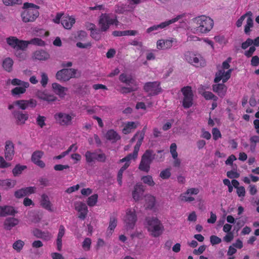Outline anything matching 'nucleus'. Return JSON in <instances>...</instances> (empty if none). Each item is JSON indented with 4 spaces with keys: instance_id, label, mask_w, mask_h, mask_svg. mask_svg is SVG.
I'll use <instances>...</instances> for the list:
<instances>
[{
    "instance_id": "obj_1",
    "label": "nucleus",
    "mask_w": 259,
    "mask_h": 259,
    "mask_svg": "<svg viewBox=\"0 0 259 259\" xmlns=\"http://www.w3.org/2000/svg\"><path fill=\"white\" fill-rule=\"evenodd\" d=\"M115 21L117 22L116 19H113L111 18L107 14H102L100 16L99 20V29H95V24L93 23L90 24L91 27L90 28V30H91V35L92 38L96 40H99L101 38V32L107 31L109 29L110 25L113 24Z\"/></svg>"
},
{
    "instance_id": "obj_2",
    "label": "nucleus",
    "mask_w": 259,
    "mask_h": 259,
    "mask_svg": "<svg viewBox=\"0 0 259 259\" xmlns=\"http://www.w3.org/2000/svg\"><path fill=\"white\" fill-rule=\"evenodd\" d=\"M39 8L34 4L25 3L23 7L24 10L21 15L22 21L25 23L33 22L39 16L38 10Z\"/></svg>"
},
{
    "instance_id": "obj_3",
    "label": "nucleus",
    "mask_w": 259,
    "mask_h": 259,
    "mask_svg": "<svg viewBox=\"0 0 259 259\" xmlns=\"http://www.w3.org/2000/svg\"><path fill=\"white\" fill-rule=\"evenodd\" d=\"M146 221L149 226L148 230L153 237H158L163 233L164 227L157 218H147Z\"/></svg>"
},
{
    "instance_id": "obj_4",
    "label": "nucleus",
    "mask_w": 259,
    "mask_h": 259,
    "mask_svg": "<svg viewBox=\"0 0 259 259\" xmlns=\"http://www.w3.org/2000/svg\"><path fill=\"white\" fill-rule=\"evenodd\" d=\"M199 26L197 27L196 31L201 33H207L212 28L213 25V20L209 17L201 16L196 17L193 19Z\"/></svg>"
},
{
    "instance_id": "obj_5",
    "label": "nucleus",
    "mask_w": 259,
    "mask_h": 259,
    "mask_svg": "<svg viewBox=\"0 0 259 259\" xmlns=\"http://www.w3.org/2000/svg\"><path fill=\"white\" fill-rule=\"evenodd\" d=\"M77 70L74 68H63L57 71L56 78L61 81H67L72 78L76 77Z\"/></svg>"
},
{
    "instance_id": "obj_6",
    "label": "nucleus",
    "mask_w": 259,
    "mask_h": 259,
    "mask_svg": "<svg viewBox=\"0 0 259 259\" xmlns=\"http://www.w3.org/2000/svg\"><path fill=\"white\" fill-rule=\"evenodd\" d=\"M143 90L148 93V96H154L161 93L162 90L158 81L147 82L144 85Z\"/></svg>"
},
{
    "instance_id": "obj_7",
    "label": "nucleus",
    "mask_w": 259,
    "mask_h": 259,
    "mask_svg": "<svg viewBox=\"0 0 259 259\" xmlns=\"http://www.w3.org/2000/svg\"><path fill=\"white\" fill-rule=\"evenodd\" d=\"M7 44L14 49L25 50L28 47V43L26 40H20L15 36H10L7 38Z\"/></svg>"
},
{
    "instance_id": "obj_8",
    "label": "nucleus",
    "mask_w": 259,
    "mask_h": 259,
    "mask_svg": "<svg viewBox=\"0 0 259 259\" xmlns=\"http://www.w3.org/2000/svg\"><path fill=\"white\" fill-rule=\"evenodd\" d=\"M7 44L14 49L25 50L28 47V43L26 40H20L15 36H10L7 38Z\"/></svg>"
},
{
    "instance_id": "obj_9",
    "label": "nucleus",
    "mask_w": 259,
    "mask_h": 259,
    "mask_svg": "<svg viewBox=\"0 0 259 259\" xmlns=\"http://www.w3.org/2000/svg\"><path fill=\"white\" fill-rule=\"evenodd\" d=\"M181 92L184 95L183 106L185 109L189 108L192 106L193 101V94L191 88L189 86L184 87L181 89Z\"/></svg>"
},
{
    "instance_id": "obj_10",
    "label": "nucleus",
    "mask_w": 259,
    "mask_h": 259,
    "mask_svg": "<svg viewBox=\"0 0 259 259\" xmlns=\"http://www.w3.org/2000/svg\"><path fill=\"white\" fill-rule=\"evenodd\" d=\"M75 115L73 113L67 114L63 112L56 113L54 118L56 122L61 125L68 126L72 124V119Z\"/></svg>"
},
{
    "instance_id": "obj_11",
    "label": "nucleus",
    "mask_w": 259,
    "mask_h": 259,
    "mask_svg": "<svg viewBox=\"0 0 259 259\" xmlns=\"http://www.w3.org/2000/svg\"><path fill=\"white\" fill-rule=\"evenodd\" d=\"M85 157L86 161L89 164L95 162V160L100 162H104L106 160V156L105 153L98 154L96 152H92L90 151H87L85 152Z\"/></svg>"
},
{
    "instance_id": "obj_12",
    "label": "nucleus",
    "mask_w": 259,
    "mask_h": 259,
    "mask_svg": "<svg viewBox=\"0 0 259 259\" xmlns=\"http://www.w3.org/2000/svg\"><path fill=\"white\" fill-rule=\"evenodd\" d=\"M137 221V216L135 210L132 211L131 209H127L126 211V215L124 219L126 229H134Z\"/></svg>"
},
{
    "instance_id": "obj_13",
    "label": "nucleus",
    "mask_w": 259,
    "mask_h": 259,
    "mask_svg": "<svg viewBox=\"0 0 259 259\" xmlns=\"http://www.w3.org/2000/svg\"><path fill=\"white\" fill-rule=\"evenodd\" d=\"M150 152L146 151L142 156L141 160L139 165V169L143 171L148 172L150 168V164L152 163L150 159Z\"/></svg>"
},
{
    "instance_id": "obj_14",
    "label": "nucleus",
    "mask_w": 259,
    "mask_h": 259,
    "mask_svg": "<svg viewBox=\"0 0 259 259\" xmlns=\"http://www.w3.org/2000/svg\"><path fill=\"white\" fill-rule=\"evenodd\" d=\"M16 106H18L20 109L25 110L29 107L34 108L37 105V102L35 100L31 99L30 100H17L14 102Z\"/></svg>"
},
{
    "instance_id": "obj_15",
    "label": "nucleus",
    "mask_w": 259,
    "mask_h": 259,
    "mask_svg": "<svg viewBox=\"0 0 259 259\" xmlns=\"http://www.w3.org/2000/svg\"><path fill=\"white\" fill-rule=\"evenodd\" d=\"M15 155L14 145L11 141L6 142L5 149V158L7 161H11L13 159Z\"/></svg>"
},
{
    "instance_id": "obj_16",
    "label": "nucleus",
    "mask_w": 259,
    "mask_h": 259,
    "mask_svg": "<svg viewBox=\"0 0 259 259\" xmlns=\"http://www.w3.org/2000/svg\"><path fill=\"white\" fill-rule=\"evenodd\" d=\"M12 114L16 119V123L17 125L24 124L28 119L29 115L27 113H23L19 110H14Z\"/></svg>"
},
{
    "instance_id": "obj_17",
    "label": "nucleus",
    "mask_w": 259,
    "mask_h": 259,
    "mask_svg": "<svg viewBox=\"0 0 259 259\" xmlns=\"http://www.w3.org/2000/svg\"><path fill=\"white\" fill-rule=\"evenodd\" d=\"M145 191L144 186L142 183H138L134 186V190L132 192V196L135 201H138L141 199Z\"/></svg>"
},
{
    "instance_id": "obj_18",
    "label": "nucleus",
    "mask_w": 259,
    "mask_h": 259,
    "mask_svg": "<svg viewBox=\"0 0 259 259\" xmlns=\"http://www.w3.org/2000/svg\"><path fill=\"white\" fill-rule=\"evenodd\" d=\"M18 211L11 205H0V217H6L7 215L14 216Z\"/></svg>"
},
{
    "instance_id": "obj_19",
    "label": "nucleus",
    "mask_w": 259,
    "mask_h": 259,
    "mask_svg": "<svg viewBox=\"0 0 259 259\" xmlns=\"http://www.w3.org/2000/svg\"><path fill=\"white\" fill-rule=\"evenodd\" d=\"M52 87L53 92L59 96L60 98H63L66 95L65 92L68 90V89L65 87H63L60 84L54 82L52 84Z\"/></svg>"
},
{
    "instance_id": "obj_20",
    "label": "nucleus",
    "mask_w": 259,
    "mask_h": 259,
    "mask_svg": "<svg viewBox=\"0 0 259 259\" xmlns=\"http://www.w3.org/2000/svg\"><path fill=\"white\" fill-rule=\"evenodd\" d=\"M17 181L15 180L7 179L5 180L0 179V186L5 190L8 191L13 188L16 185Z\"/></svg>"
},
{
    "instance_id": "obj_21",
    "label": "nucleus",
    "mask_w": 259,
    "mask_h": 259,
    "mask_svg": "<svg viewBox=\"0 0 259 259\" xmlns=\"http://www.w3.org/2000/svg\"><path fill=\"white\" fill-rule=\"evenodd\" d=\"M212 90L221 98L224 97L226 93L227 87L224 83H218L212 85Z\"/></svg>"
},
{
    "instance_id": "obj_22",
    "label": "nucleus",
    "mask_w": 259,
    "mask_h": 259,
    "mask_svg": "<svg viewBox=\"0 0 259 259\" xmlns=\"http://www.w3.org/2000/svg\"><path fill=\"white\" fill-rule=\"evenodd\" d=\"M105 137L107 140L110 141L112 143H116L120 140L121 137L119 134L114 130H108L105 135Z\"/></svg>"
},
{
    "instance_id": "obj_23",
    "label": "nucleus",
    "mask_w": 259,
    "mask_h": 259,
    "mask_svg": "<svg viewBox=\"0 0 259 259\" xmlns=\"http://www.w3.org/2000/svg\"><path fill=\"white\" fill-rule=\"evenodd\" d=\"M40 205L46 210L52 212V204L50 201L49 196L46 194H42L41 196Z\"/></svg>"
},
{
    "instance_id": "obj_24",
    "label": "nucleus",
    "mask_w": 259,
    "mask_h": 259,
    "mask_svg": "<svg viewBox=\"0 0 259 259\" xmlns=\"http://www.w3.org/2000/svg\"><path fill=\"white\" fill-rule=\"evenodd\" d=\"M50 54L42 49L36 51L33 53V57L35 59L40 61H46L50 58Z\"/></svg>"
},
{
    "instance_id": "obj_25",
    "label": "nucleus",
    "mask_w": 259,
    "mask_h": 259,
    "mask_svg": "<svg viewBox=\"0 0 259 259\" xmlns=\"http://www.w3.org/2000/svg\"><path fill=\"white\" fill-rule=\"evenodd\" d=\"M19 223L18 219L15 218H7L4 223V228L6 230H10Z\"/></svg>"
},
{
    "instance_id": "obj_26",
    "label": "nucleus",
    "mask_w": 259,
    "mask_h": 259,
    "mask_svg": "<svg viewBox=\"0 0 259 259\" xmlns=\"http://www.w3.org/2000/svg\"><path fill=\"white\" fill-rule=\"evenodd\" d=\"M75 22V20L73 17L69 16L63 17L62 18L61 24L65 28L70 29Z\"/></svg>"
},
{
    "instance_id": "obj_27",
    "label": "nucleus",
    "mask_w": 259,
    "mask_h": 259,
    "mask_svg": "<svg viewBox=\"0 0 259 259\" xmlns=\"http://www.w3.org/2000/svg\"><path fill=\"white\" fill-rule=\"evenodd\" d=\"M185 58L189 63H194L197 66H198V63L199 62V58L196 57V55L193 53L189 51L187 52L185 54Z\"/></svg>"
},
{
    "instance_id": "obj_28",
    "label": "nucleus",
    "mask_w": 259,
    "mask_h": 259,
    "mask_svg": "<svg viewBox=\"0 0 259 259\" xmlns=\"http://www.w3.org/2000/svg\"><path fill=\"white\" fill-rule=\"evenodd\" d=\"M184 16V15H178L176 18H173L171 20L166 21L161 23L159 24L156 25L158 30L159 29H163L166 27L168 26L171 24H172L177 21H178L179 19L182 18Z\"/></svg>"
},
{
    "instance_id": "obj_29",
    "label": "nucleus",
    "mask_w": 259,
    "mask_h": 259,
    "mask_svg": "<svg viewBox=\"0 0 259 259\" xmlns=\"http://www.w3.org/2000/svg\"><path fill=\"white\" fill-rule=\"evenodd\" d=\"M65 234V228L63 225H60L57 239V249L61 251L62 249V238Z\"/></svg>"
},
{
    "instance_id": "obj_30",
    "label": "nucleus",
    "mask_w": 259,
    "mask_h": 259,
    "mask_svg": "<svg viewBox=\"0 0 259 259\" xmlns=\"http://www.w3.org/2000/svg\"><path fill=\"white\" fill-rule=\"evenodd\" d=\"M22 87H16L13 89L11 92L13 96L19 95L20 94H23L26 91V88H27L29 85V82H23Z\"/></svg>"
},
{
    "instance_id": "obj_31",
    "label": "nucleus",
    "mask_w": 259,
    "mask_h": 259,
    "mask_svg": "<svg viewBox=\"0 0 259 259\" xmlns=\"http://www.w3.org/2000/svg\"><path fill=\"white\" fill-rule=\"evenodd\" d=\"M145 201L146 204V209H152L155 205V198L151 195H146L145 196Z\"/></svg>"
},
{
    "instance_id": "obj_32",
    "label": "nucleus",
    "mask_w": 259,
    "mask_h": 259,
    "mask_svg": "<svg viewBox=\"0 0 259 259\" xmlns=\"http://www.w3.org/2000/svg\"><path fill=\"white\" fill-rule=\"evenodd\" d=\"M27 169V166L24 165H21L20 164H17L14 168L12 169V174L14 177H18L22 174L23 170Z\"/></svg>"
},
{
    "instance_id": "obj_33",
    "label": "nucleus",
    "mask_w": 259,
    "mask_h": 259,
    "mask_svg": "<svg viewBox=\"0 0 259 259\" xmlns=\"http://www.w3.org/2000/svg\"><path fill=\"white\" fill-rule=\"evenodd\" d=\"M137 127V125L136 122L134 121L127 122L125 124L122 131L124 134H128L130 133L133 129H136Z\"/></svg>"
},
{
    "instance_id": "obj_34",
    "label": "nucleus",
    "mask_w": 259,
    "mask_h": 259,
    "mask_svg": "<svg viewBox=\"0 0 259 259\" xmlns=\"http://www.w3.org/2000/svg\"><path fill=\"white\" fill-rule=\"evenodd\" d=\"M13 60L8 57L6 58L3 62V66L4 68L8 72H10L12 70V66L13 65Z\"/></svg>"
},
{
    "instance_id": "obj_35",
    "label": "nucleus",
    "mask_w": 259,
    "mask_h": 259,
    "mask_svg": "<svg viewBox=\"0 0 259 259\" xmlns=\"http://www.w3.org/2000/svg\"><path fill=\"white\" fill-rule=\"evenodd\" d=\"M172 42V40H166L165 41L159 40L157 42V47L158 49H166L171 46Z\"/></svg>"
},
{
    "instance_id": "obj_36",
    "label": "nucleus",
    "mask_w": 259,
    "mask_h": 259,
    "mask_svg": "<svg viewBox=\"0 0 259 259\" xmlns=\"http://www.w3.org/2000/svg\"><path fill=\"white\" fill-rule=\"evenodd\" d=\"M119 80L127 85H130L131 84H134L135 80L130 76H127L126 74L122 73L119 76Z\"/></svg>"
},
{
    "instance_id": "obj_37",
    "label": "nucleus",
    "mask_w": 259,
    "mask_h": 259,
    "mask_svg": "<svg viewBox=\"0 0 259 259\" xmlns=\"http://www.w3.org/2000/svg\"><path fill=\"white\" fill-rule=\"evenodd\" d=\"M33 234L38 238L47 239L49 237V233L42 232L38 229H35L33 231Z\"/></svg>"
},
{
    "instance_id": "obj_38",
    "label": "nucleus",
    "mask_w": 259,
    "mask_h": 259,
    "mask_svg": "<svg viewBox=\"0 0 259 259\" xmlns=\"http://www.w3.org/2000/svg\"><path fill=\"white\" fill-rule=\"evenodd\" d=\"M117 219L113 216H111L110 218V222L108 230H109V234H112L114 229L117 226Z\"/></svg>"
},
{
    "instance_id": "obj_39",
    "label": "nucleus",
    "mask_w": 259,
    "mask_h": 259,
    "mask_svg": "<svg viewBox=\"0 0 259 259\" xmlns=\"http://www.w3.org/2000/svg\"><path fill=\"white\" fill-rule=\"evenodd\" d=\"M144 138V133L143 132L140 134V138L138 139L136 144L135 145V146L134 147V150L133 151L134 155L136 154L137 155H138V152L140 150V146L142 144V143L143 141Z\"/></svg>"
},
{
    "instance_id": "obj_40",
    "label": "nucleus",
    "mask_w": 259,
    "mask_h": 259,
    "mask_svg": "<svg viewBox=\"0 0 259 259\" xmlns=\"http://www.w3.org/2000/svg\"><path fill=\"white\" fill-rule=\"evenodd\" d=\"M141 180L144 183L147 184L149 186H153L155 183L153 180L152 177L150 175L145 176L142 177Z\"/></svg>"
},
{
    "instance_id": "obj_41",
    "label": "nucleus",
    "mask_w": 259,
    "mask_h": 259,
    "mask_svg": "<svg viewBox=\"0 0 259 259\" xmlns=\"http://www.w3.org/2000/svg\"><path fill=\"white\" fill-rule=\"evenodd\" d=\"M44 155V152L39 150L34 151L31 156V161L34 163L37 160H40Z\"/></svg>"
},
{
    "instance_id": "obj_42",
    "label": "nucleus",
    "mask_w": 259,
    "mask_h": 259,
    "mask_svg": "<svg viewBox=\"0 0 259 259\" xmlns=\"http://www.w3.org/2000/svg\"><path fill=\"white\" fill-rule=\"evenodd\" d=\"M29 44H32L38 46H44L45 45V42L39 38H34L30 39L29 41H27Z\"/></svg>"
},
{
    "instance_id": "obj_43",
    "label": "nucleus",
    "mask_w": 259,
    "mask_h": 259,
    "mask_svg": "<svg viewBox=\"0 0 259 259\" xmlns=\"http://www.w3.org/2000/svg\"><path fill=\"white\" fill-rule=\"evenodd\" d=\"M133 84L134 86L132 87H122L121 89L120 92L122 94H127L137 91L138 88L137 87V85L135 84V82Z\"/></svg>"
},
{
    "instance_id": "obj_44",
    "label": "nucleus",
    "mask_w": 259,
    "mask_h": 259,
    "mask_svg": "<svg viewBox=\"0 0 259 259\" xmlns=\"http://www.w3.org/2000/svg\"><path fill=\"white\" fill-rule=\"evenodd\" d=\"M98 195L97 194H94L93 195L89 197L88 199L87 204L89 206H94L98 200Z\"/></svg>"
},
{
    "instance_id": "obj_45",
    "label": "nucleus",
    "mask_w": 259,
    "mask_h": 259,
    "mask_svg": "<svg viewBox=\"0 0 259 259\" xmlns=\"http://www.w3.org/2000/svg\"><path fill=\"white\" fill-rule=\"evenodd\" d=\"M202 96L206 100H213V101H217L218 98L213 94L211 92L208 91L204 92Z\"/></svg>"
},
{
    "instance_id": "obj_46",
    "label": "nucleus",
    "mask_w": 259,
    "mask_h": 259,
    "mask_svg": "<svg viewBox=\"0 0 259 259\" xmlns=\"http://www.w3.org/2000/svg\"><path fill=\"white\" fill-rule=\"evenodd\" d=\"M24 245V242L21 240H18L13 243V247L17 252H20L22 249Z\"/></svg>"
},
{
    "instance_id": "obj_47",
    "label": "nucleus",
    "mask_w": 259,
    "mask_h": 259,
    "mask_svg": "<svg viewBox=\"0 0 259 259\" xmlns=\"http://www.w3.org/2000/svg\"><path fill=\"white\" fill-rule=\"evenodd\" d=\"M75 209L78 212H88L87 205L82 202L77 203V205L75 206Z\"/></svg>"
},
{
    "instance_id": "obj_48",
    "label": "nucleus",
    "mask_w": 259,
    "mask_h": 259,
    "mask_svg": "<svg viewBox=\"0 0 259 259\" xmlns=\"http://www.w3.org/2000/svg\"><path fill=\"white\" fill-rule=\"evenodd\" d=\"M46 117L39 115L36 119V124L41 128H42L45 125H46Z\"/></svg>"
},
{
    "instance_id": "obj_49",
    "label": "nucleus",
    "mask_w": 259,
    "mask_h": 259,
    "mask_svg": "<svg viewBox=\"0 0 259 259\" xmlns=\"http://www.w3.org/2000/svg\"><path fill=\"white\" fill-rule=\"evenodd\" d=\"M4 4L7 6L14 5H20L22 3V0H3Z\"/></svg>"
},
{
    "instance_id": "obj_50",
    "label": "nucleus",
    "mask_w": 259,
    "mask_h": 259,
    "mask_svg": "<svg viewBox=\"0 0 259 259\" xmlns=\"http://www.w3.org/2000/svg\"><path fill=\"white\" fill-rule=\"evenodd\" d=\"M14 196L17 199H21L26 196V194H25L23 188H22L15 191Z\"/></svg>"
},
{
    "instance_id": "obj_51",
    "label": "nucleus",
    "mask_w": 259,
    "mask_h": 259,
    "mask_svg": "<svg viewBox=\"0 0 259 259\" xmlns=\"http://www.w3.org/2000/svg\"><path fill=\"white\" fill-rule=\"evenodd\" d=\"M171 176V172L170 171V168H166L164 170H163L161 171L160 174V177L162 179H167Z\"/></svg>"
},
{
    "instance_id": "obj_52",
    "label": "nucleus",
    "mask_w": 259,
    "mask_h": 259,
    "mask_svg": "<svg viewBox=\"0 0 259 259\" xmlns=\"http://www.w3.org/2000/svg\"><path fill=\"white\" fill-rule=\"evenodd\" d=\"M23 188L25 194H26V196L35 193L36 190V188L34 186L24 187Z\"/></svg>"
},
{
    "instance_id": "obj_53",
    "label": "nucleus",
    "mask_w": 259,
    "mask_h": 259,
    "mask_svg": "<svg viewBox=\"0 0 259 259\" xmlns=\"http://www.w3.org/2000/svg\"><path fill=\"white\" fill-rule=\"evenodd\" d=\"M91 239L85 238L82 242V248L85 250H89L91 247Z\"/></svg>"
},
{
    "instance_id": "obj_54",
    "label": "nucleus",
    "mask_w": 259,
    "mask_h": 259,
    "mask_svg": "<svg viewBox=\"0 0 259 259\" xmlns=\"http://www.w3.org/2000/svg\"><path fill=\"white\" fill-rule=\"evenodd\" d=\"M225 73V71L223 70H220L215 74V77L214 79V82L215 83H218L222 79H223V76Z\"/></svg>"
},
{
    "instance_id": "obj_55",
    "label": "nucleus",
    "mask_w": 259,
    "mask_h": 259,
    "mask_svg": "<svg viewBox=\"0 0 259 259\" xmlns=\"http://www.w3.org/2000/svg\"><path fill=\"white\" fill-rule=\"evenodd\" d=\"M11 166V163L6 161V160L2 156H0V168H5Z\"/></svg>"
},
{
    "instance_id": "obj_56",
    "label": "nucleus",
    "mask_w": 259,
    "mask_h": 259,
    "mask_svg": "<svg viewBox=\"0 0 259 259\" xmlns=\"http://www.w3.org/2000/svg\"><path fill=\"white\" fill-rule=\"evenodd\" d=\"M48 80L49 78L47 74L45 72L41 73L40 83L43 87L45 88L46 87L48 82Z\"/></svg>"
},
{
    "instance_id": "obj_57",
    "label": "nucleus",
    "mask_w": 259,
    "mask_h": 259,
    "mask_svg": "<svg viewBox=\"0 0 259 259\" xmlns=\"http://www.w3.org/2000/svg\"><path fill=\"white\" fill-rule=\"evenodd\" d=\"M210 241L211 244L212 245H214L220 243L222 241V240L220 238L215 235H211L210 237Z\"/></svg>"
},
{
    "instance_id": "obj_58",
    "label": "nucleus",
    "mask_w": 259,
    "mask_h": 259,
    "mask_svg": "<svg viewBox=\"0 0 259 259\" xmlns=\"http://www.w3.org/2000/svg\"><path fill=\"white\" fill-rule=\"evenodd\" d=\"M212 134L213 136V139L214 140H217L219 138L221 137V134L220 130L217 128L214 127L212 128Z\"/></svg>"
},
{
    "instance_id": "obj_59",
    "label": "nucleus",
    "mask_w": 259,
    "mask_h": 259,
    "mask_svg": "<svg viewBox=\"0 0 259 259\" xmlns=\"http://www.w3.org/2000/svg\"><path fill=\"white\" fill-rule=\"evenodd\" d=\"M227 176L230 179H235L239 178L240 174L236 171L230 170L227 172Z\"/></svg>"
},
{
    "instance_id": "obj_60",
    "label": "nucleus",
    "mask_w": 259,
    "mask_h": 259,
    "mask_svg": "<svg viewBox=\"0 0 259 259\" xmlns=\"http://www.w3.org/2000/svg\"><path fill=\"white\" fill-rule=\"evenodd\" d=\"M252 44H253V40L250 38H248L245 41L242 43L241 48L243 50H245Z\"/></svg>"
},
{
    "instance_id": "obj_61",
    "label": "nucleus",
    "mask_w": 259,
    "mask_h": 259,
    "mask_svg": "<svg viewBox=\"0 0 259 259\" xmlns=\"http://www.w3.org/2000/svg\"><path fill=\"white\" fill-rule=\"evenodd\" d=\"M256 49L254 46H251L249 50L247 51H245L244 52V55L246 56L247 58H249L251 57L253 54V53L255 52Z\"/></svg>"
},
{
    "instance_id": "obj_62",
    "label": "nucleus",
    "mask_w": 259,
    "mask_h": 259,
    "mask_svg": "<svg viewBox=\"0 0 259 259\" xmlns=\"http://www.w3.org/2000/svg\"><path fill=\"white\" fill-rule=\"evenodd\" d=\"M70 166L68 165H62V164H56L54 166V168L56 171H62L64 169L69 168Z\"/></svg>"
},
{
    "instance_id": "obj_63",
    "label": "nucleus",
    "mask_w": 259,
    "mask_h": 259,
    "mask_svg": "<svg viewBox=\"0 0 259 259\" xmlns=\"http://www.w3.org/2000/svg\"><path fill=\"white\" fill-rule=\"evenodd\" d=\"M237 194L239 197H244L245 194V188L243 186H240L237 188Z\"/></svg>"
},
{
    "instance_id": "obj_64",
    "label": "nucleus",
    "mask_w": 259,
    "mask_h": 259,
    "mask_svg": "<svg viewBox=\"0 0 259 259\" xmlns=\"http://www.w3.org/2000/svg\"><path fill=\"white\" fill-rule=\"evenodd\" d=\"M234 238L233 232L227 233V234L224 237L223 239L227 242H230Z\"/></svg>"
}]
</instances>
